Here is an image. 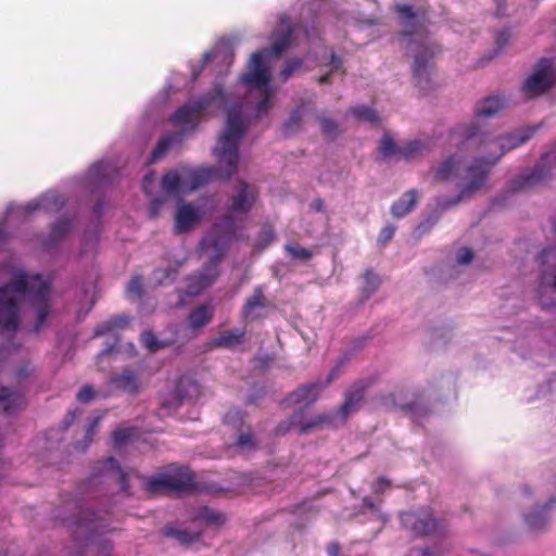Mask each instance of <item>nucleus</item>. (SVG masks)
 Here are the masks:
<instances>
[{
    "label": "nucleus",
    "instance_id": "2f4dec72",
    "mask_svg": "<svg viewBox=\"0 0 556 556\" xmlns=\"http://www.w3.org/2000/svg\"><path fill=\"white\" fill-rule=\"evenodd\" d=\"M213 318V309L208 305H199L189 314L190 327L198 330L206 326Z\"/></svg>",
    "mask_w": 556,
    "mask_h": 556
},
{
    "label": "nucleus",
    "instance_id": "2eb2a0df",
    "mask_svg": "<svg viewBox=\"0 0 556 556\" xmlns=\"http://www.w3.org/2000/svg\"><path fill=\"white\" fill-rule=\"evenodd\" d=\"M370 386V380H359L353 383L345 392L344 401L338 410L343 422L349 416L357 412L364 401L365 392Z\"/></svg>",
    "mask_w": 556,
    "mask_h": 556
},
{
    "label": "nucleus",
    "instance_id": "dca6fc26",
    "mask_svg": "<svg viewBox=\"0 0 556 556\" xmlns=\"http://www.w3.org/2000/svg\"><path fill=\"white\" fill-rule=\"evenodd\" d=\"M293 35V28L288 15L283 14L280 16V29L276 30L273 34V45L270 49H263L260 52H263L264 63L266 64V59L269 54L280 55L282 54L291 45Z\"/></svg>",
    "mask_w": 556,
    "mask_h": 556
},
{
    "label": "nucleus",
    "instance_id": "5fc2aeb1",
    "mask_svg": "<svg viewBox=\"0 0 556 556\" xmlns=\"http://www.w3.org/2000/svg\"><path fill=\"white\" fill-rule=\"evenodd\" d=\"M320 126L324 135L327 137L333 138L338 135V124L333 119L329 117H321Z\"/></svg>",
    "mask_w": 556,
    "mask_h": 556
},
{
    "label": "nucleus",
    "instance_id": "6ab92c4d",
    "mask_svg": "<svg viewBox=\"0 0 556 556\" xmlns=\"http://www.w3.org/2000/svg\"><path fill=\"white\" fill-rule=\"evenodd\" d=\"M112 384L130 395H137L142 390L141 375L132 368H124L111 378Z\"/></svg>",
    "mask_w": 556,
    "mask_h": 556
},
{
    "label": "nucleus",
    "instance_id": "ddd939ff",
    "mask_svg": "<svg viewBox=\"0 0 556 556\" xmlns=\"http://www.w3.org/2000/svg\"><path fill=\"white\" fill-rule=\"evenodd\" d=\"M401 522L417 536H427L438 531V522L430 509L402 513Z\"/></svg>",
    "mask_w": 556,
    "mask_h": 556
},
{
    "label": "nucleus",
    "instance_id": "6e6552de",
    "mask_svg": "<svg viewBox=\"0 0 556 556\" xmlns=\"http://www.w3.org/2000/svg\"><path fill=\"white\" fill-rule=\"evenodd\" d=\"M241 81L262 93V99L256 105L258 114L267 112L270 108L273 96L270 88V71L264 63L263 52H254L249 63V71L241 76Z\"/></svg>",
    "mask_w": 556,
    "mask_h": 556
},
{
    "label": "nucleus",
    "instance_id": "864d4df0",
    "mask_svg": "<svg viewBox=\"0 0 556 556\" xmlns=\"http://www.w3.org/2000/svg\"><path fill=\"white\" fill-rule=\"evenodd\" d=\"M364 280H365L364 291H366L367 293H372L380 285L379 277L371 270H367L364 274Z\"/></svg>",
    "mask_w": 556,
    "mask_h": 556
},
{
    "label": "nucleus",
    "instance_id": "0eeeda50",
    "mask_svg": "<svg viewBox=\"0 0 556 556\" xmlns=\"http://www.w3.org/2000/svg\"><path fill=\"white\" fill-rule=\"evenodd\" d=\"M110 526L108 511L81 510L75 519L72 518V542L81 540L84 547H87L98 535L111 532Z\"/></svg>",
    "mask_w": 556,
    "mask_h": 556
},
{
    "label": "nucleus",
    "instance_id": "39448f33",
    "mask_svg": "<svg viewBox=\"0 0 556 556\" xmlns=\"http://www.w3.org/2000/svg\"><path fill=\"white\" fill-rule=\"evenodd\" d=\"M224 103V88L220 84H216L208 93L178 108L170 117V122L184 132L193 131L213 104L220 106Z\"/></svg>",
    "mask_w": 556,
    "mask_h": 556
},
{
    "label": "nucleus",
    "instance_id": "aec40b11",
    "mask_svg": "<svg viewBox=\"0 0 556 556\" xmlns=\"http://www.w3.org/2000/svg\"><path fill=\"white\" fill-rule=\"evenodd\" d=\"M25 404V399L18 391L9 387H0V412L4 415H14Z\"/></svg>",
    "mask_w": 556,
    "mask_h": 556
},
{
    "label": "nucleus",
    "instance_id": "f704fd0d",
    "mask_svg": "<svg viewBox=\"0 0 556 556\" xmlns=\"http://www.w3.org/2000/svg\"><path fill=\"white\" fill-rule=\"evenodd\" d=\"M302 417H303V412L301 409L295 412L290 417L280 421L277 425V427L275 428V434L282 437V435H286L294 427L298 426L300 428Z\"/></svg>",
    "mask_w": 556,
    "mask_h": 556
},
{
    "label": "nucleus",
    "instance_id": "774afa93",
    "mask_svg": "<svg viewBox=\"0 0 556 556\" xmlns=\"http://www.w3.org/2000/svg\"><path fill=\"white\" fill-rule=\"evenodd\" d=\"M104 205H105V203H104V201H103V200H99V201L94 204V206H93V213H94V215L97 216V218H100V217H101L102 212H103V210H104Z\"/></svg>",
    "mask_w": 556,
    "mask_h": 556
},
{
    "label": "nucleus",
    "instance_id": "a19ab883",
    "mask_svg": "<svg viewBox=\"0 0 556 556\" xmlns=\"http://www.w3.org/2000/svg\"><path fill=\"white\" fill-rule=\"evenodd\" d=\"M351 112L358 119L367 121L371 124H377L379 122L377 112L368 106L362 105L352 108Z\"/></svg>",
    "mask_w": 556,
    "mask_h": 556
},
{
    "label": "nucleus",
    "instance_id": "bf43d9fd",
    "mask_svg": "<svg viewBox=\"0 0 556 556\" xmlns=\"http://www.w3.org/2000/svg\"><path fill=\"white\" fill-rule=\"evenodd\" d=\"M396 12L404 20H407V21L415 20V12H414L413 8L408 4H397Z\"/></svg>",
    "mask_w": 556,
    "mask_h": 556
},
{
    "label": "nucleus",
    "instance_id": "69168bd1",
    "mask_svg": "<svg viewBox=\"0 0 556 556\" xmlns=\"http://www.w3.org/2000/svg\"><path fill=\"white\" fill-rule=\"evenodd\" d=\"M163 201L160 198H155L151 202L150 206V217L155 218L159 215V210L162 206Z\"/></svg>",
    "mask_w": 556,
    "mask_h": 556
},
{
    "label": "nucleus",
    "instance_id": "4c0bfd02",
    "mask_svg": "<svg viewBox=\"0 0 556 556\" xmlns=\"http://www.w3.org/2000/svg\"><path fill=\"white\" fill-rule=\"evenodd\" d=\"M285 251L292 260L308 262L313 257V251L298 244H286Z\"/></svg>",
    "mask_w": 556,
    "mask_h": 556
},
{
    "label": "nucleus",
    "instance_id": "5701e85b",
    "mask_svg": "<svg viewBox=\"0 0 556 556\" xmlns=\"http://www.w3.org/2000/svg\"><path fill=\"white\" fill-rule=\"evenodd\" d=\"M101 472L112 476L119 484L121 492L125 496H130L131 492L128 483V476L122 469L118 462L114 457H108L101 465Z\"/></svg>",
    "mask_w": 556,
    "mask_h": 556
},
{
    "label": "nucleus",
    "instance_id": "37998d69",
    "mask_svg": "<svg viewBox=\"0 0 556 556\" xmlns=\"http://www.w3.org/2000/svg\"><path fill=\"white\" fill-rule=\"evenodd\" d=\"M126 294L129 299H140L143 294L142 276H134L126 288Z\"/></svg>",
    "mask_w": 556,
    "mask_h": 556
},
{
    "label": "nucleus",
    "instance_id": "e2e57ef3",
    "mask_svg": "<svg viewBox=\"0 0 556 556\" xmlns=\"http://www.w3.org/2000/svg\"><path fill=\"white\" fill-rule=\"evenodd\" d=\"M363 504L366 508H368L369 510H371L372 513L377 514V516L383 521L386 522L387 521V517L384 515H382L378 508V506L369 498V497H364L363 498Z\"/></svg>",
    "mask_w": 556,
    "mask_h": 556
},
{
    "label": "nucleus",
    "instance_id": "72a5a7b5",
    "mask_svg": "<svg viewBox=\"0 0 556 556\" xmlns=\"http://www.w3.org/2000/svg\"><path fill=\"white\" fill-rule=\"evenodd\" d=\"M245 334L244 330H226L213 340L216 348H230L239 344Z\"/></svg>",
    "mask_w": 556,
    "mask_h": 556
},
{
    "label": "nucleus",
    "instance_id": "c85d7f7f",
    "mask_svg": "<svg viewBox=\"0 0 556 556\" xmlns=\"http://www.w3.org/2000/svg\"><path fill=\"white\" fill-rule=\"evenodd\" d=\"M162 534L164 536L175 539L177 542H179V544H181L184 546H189L192 543L200 541V539H201L200 531L190 532L185 529H177L173 526H165L162 529Z\"/></svg>",
    "mask_w": 556,
    "mask_h": 556
},
{
    "label": "nucleus",
    "instance_id": "a211bd4d",
    "mask_svg": "<svg viewBox=\"0 0 556 556\" xmlns=\"http://www.w3.org/2000/svg\"><path fill=\"white\" fill-rule=\"evenodd\" d=\"M539 260L544 267L541 275L540 292L542 293L547 289L556 291V248L543 250Z\"/></svg>",
    "mask_w": 556,
    "mask_h": 556
},
{
    "label": "nucleus",
    "instance_id": "a878e982",
    "mask_svg": "<svg viewBox=\"0 0 556 556\" xmlns=\"http://www.w3.org/2000/svg\"><path fill=\"white\" fill-rule=\"evenodd\" d=\"M418 201V193L415 189L406 191L391 206V214L395 218H401L413 211Z\"/></svg>",
    "mask_w": 556,
    "mask_h": 556
},
{
    "label": "nucleus",
    "instance_id": "f3484780",
    "mask_svg": "<svg viewBox=\"0 0 556 556\" xmlns=\"http://www.w3.org/2000/svg\"><path fill=\"white\" fill-rule=\"evenodd\" d=\"M66 199L53 191L47 192L41 197L28 202L24 207V215L28 216L35 212L56 213L64 207Z\"/></svg>",
    "mask_w": 556,
    "mask_h": 556
},
{
    "label": "nucleus",
    "instance_id": "1a4fd4ad",
    "mask_svg": "<svg viewBox=\"0 0 556 556\" xmlns=\"http://www.w3.org/2000/svg\"><path fill=\"white\" fill-rule=\"evenodd\" d=\"M197 489L194 477L188 467H179L173 473L152 477L147 481V491L157 493H192Z\"/></svg>",
    "mask_w": 556,
    "mask_h": 556
},
{
    "label": "nucleus",
    "instance_id": "49530a36",
    "mask_svg": "<svg viewBox=\"0 0 556 556\" xmlns=\"http://www.w3.org/2000/svg\"><path fill=\"white\" fill-rule=\"evenodd\" d=\"M153 276L159 285H167L173 282L177 276V268H165V269H156L153 273Z\"/></svg>",
    "mask_w": 556,
    "mask_h": 556
},
{
    "label": "nucleus",
    "instance_id": "c9c22d12",
    "mask_svg": "<svg viewBox=\"0 0 556 556\" xmlns=\"http://www.w3.org/2000/svg\"><path fill=\"white\" fill-rule=\"evenodd\" d=\"M141 343L151 353H155L163 348L170 345L173 342L165 340L161 341L152 331H146L141 334Z\"/></svg>",
    "mask_w": 556,
    "mask_h": 556
},
{
    "label": "nucleus",
    "instance_id": "ea45409f",
    "mask_svg": "<svg viewBox=\"0 0 556 556\" xmlns=\"http://www.w3.org/2000/svg\"><path fill=\"white\" fill-rule=\"evenodd\" d=\"M173 141V138L168 136L161 138L151 153L150 163H154L161 160L172 147Z\"/></svg>",
    "mask_w": 556,
    "mask_h": 556
},
{
    "label": "nucleus",
    "instance_id": "c756f323",
    "mask_svg": "<svg viewBox=\"0 0 556 556\" xmlns=\"http://www.w3.org/2000/svg\"><path fill=\"white\" fill-rule=\"evenodd\" d=\"M504 100L500 97H490L478 103L475 108V117H492L502 111Z\"/></svg>",
    "mask_w": 556,
    "mask_h": 556
},
{
    "label": "nucleus",
    "instance_id": "f257e3e1",
    "mask_svg": "<svg viewBox=\"0 0 556 556\" xmlns=\"http://www.w3.org/2000/svg\"><path fill=\"white\" fill-rule=\"evenodd\" d=\"M536 130V127H528L497 138L490 136L482 130L476 122L460 124L450 131V140L455 146L469 150H480L488 148V156L475 159L465 169V182L459 193L442 204L443 210H447L458 204L463 199L472 197L475 193L486 189L488 178L493 166L507 152L518 148L527 142Z\"/></svg>",
    "mask_w": 556,
    "mask_h": 556
},
{
    "label": "nucleus",
    "instance_id": "603ef678",
    "mask_svg": "<svg viewBox=\"0 0 556 556\" xmlns=\"http://www.w3.org/2000/svg\"><path fill=\"white\" fill-rule=\"evenodd\" d=\"M200 518L211 525H220L225 521L222 514L206 507L200 513Z\"/></svg>",
    "mask_w": 556,
    "mask_h": 556
},
{
    "label": "nucleus",
    "instance_id": "58836bf2",
    "mask_svg": "<svg viewBox=\"0 0 556 556\" xmlns=\"http://www.w3.org/2000/svg\"><path fill=\"white\" fill-rule=\"evenodd\" d=\"M235 446L242 451H255L258 445L254 434L251 431H247L238 435Z\"/></svg>",
    "mask_w": 556,
    "mask_h": 556
},
{
    "label": "nucleus",
    "instance_id": "6e6d98bb",
    "mask_svg": "<svg viewBox=\"0 0 556 556\" xmlns=\"http://www.w3.org/2000/svg\"><path fill=\"white\" fill-rule=\"evenodd\" d=\"M97 395V392L91 386H84L77 393V400L80 403H89Z\"/></svg>",
    "mask_w": 556,
    "mask_h": 556
},
{
    "label": "nucleus",
    "instance_id": "423d86ee",
    "mask_svg": "<svg viewBox=\"0 0 556 556\" xmlns=\"http://www.w3.org/2000/svg\"><path fill=\"white\" fill-rule=\"evenodd\" d=\"M219 226L214 225L212 232L204 238L202 244L205 249H213L216 255L211 258L210 265L197 276L189 279L188 293L199 294L204 289L210 287L218 276V265L220 258L226 252V243L233 236L235 229L228 230L225 236H219Z\"/></svg>",
    "mask_w": 556,
    "mask_h": 556
},
{
    "label": "nucleus",
    "instance_id": "473e14b6",
    "mask_svg": "<svg viewBox=\"0 0 556 556\" xmlns=\"http://www.w3.org/2000/svg\"><path fill=\"white\" fill-rule=\"evenodd\" d=\"M333 426V416L329 414H321L313 417L308 421H302L300 424L299 433L301 435L307 434L313 430L323 429L325 427Z\"/></svg>",
    "mask_w": 556,
    "mask_h": 556
},
{
    "label": "nucleus",
    "instance_id": "7c9ffc66",
    "mask_svg": "<svg viewBox=\"0 0 556 556\" xmlns=\"http://www.w3.org/2000/svg\"><path fill=\"white\" fill-rule=\"evenodd\" d=\"M129 321L130 318L126 315L113 316L97 326L94 329V337H101L106 333L114 332L115 330L124 329L128 326Z\"/></svg>",
    "mask_w": 556,
    "mask_h": 556
},
{
    "label": "nucleus",
    "instance_id": "13d9d810",
    "mask_svg": "<svg viewBox=\"0 0 556 556\" xmlns=\"http://www.w3.org/2000/svg\"><path fill=\"white\" fill-rule=\"evenodd\" d=\"M391 486V481L387 478L379 477L372 484L371 490L375 494H383L387 489Z\"/></svg>",
    "mask_w": 556,
    "mask_h": 556
},
{
    "label": "nucleus",
    "instance_id": "bb28decb",
    "mask_svg": "<svg viewBox=\"0 0 556 556\" xmlns=\"http://www.w3.org/2000/svg\"><path fill=\"white\" fill-rule=\"evenodd\" d=\"M462 163V157L453 154L447 156L434 170V179L446 181L454 177Z\"/></svg>",
    "mask_w": 556,
    "mask_h": 556
},
{
    "label": "nucleus",
    "instance_id": "c03bdc74",
    "mask_svg": "<svg viewBox=\"0 0 556 556\" xmlns=\"http://www.w3.org/2000/svg\"><path fill=\"white\" fill-rule=\"evenodd\" d=\"M400 148L401 147H397L396 143L394 142V140L389 135H384L381 140L379 151H380V154L384 159H387L394 154H399Z\"/></svg>",
    "mask_w": 556,
    "mask_h": 556
},
{
    "label": "nucleus",
    "instance_id": "20e7f679",
    "mask_svg": "<svg viewBox=\"0 0 556 556\" xmlns=\"http://www.w3.org/2000/svg\"><path fill=\"white\" fill-rule=\"evenodd\" d=\"M401 39L406 50L415 52L413 76L416 85L422 91L430 89L429 63L430 60L439 53V47L428 42L427 34L424 29L402 31Z\"/></svg>",
    "mask_w": 556,
    "mask_h": 556
},
{
    "label": "nucleus",
    "instance_id": "052dcab7",
    "mask_svg": "<svg viewBox=\"0 0 556 556\" xmlns=\"http://www.w3.org/2000/svg\"><path fill=\"white\" fill-rule=\"evenodd\" d=\"M330 66V72L331 73H334V72H341L342 74H344V70L342 67V60L340 56H338L336 53H331L330 54V61H329V64Z\"/></svg>",
    "mask_w": 556,
    "mask_h": 556
},
{
    "label": "nucleus",
    "instance_id": "338daca9",
    "mask_svg": "<svg viewBox=\"0 0 556 556\" xmlns=\"http://www.w3.org/2000/svg\"><path fill=\"white\" fill-rule=\"evenodd\" d=\"M328 556H340L341 547L338 542H332L327 547Z\"/></svg>",
    "mask_w": 556,
    "mask_h": 556
},
{
    "label": "nucleus",
    "instance_id": "9b49d317",
    "mask_svg": "<svg viewBox=\"0 0 556 556\" xmlns=\"http://www.w3.org/2000/svg\"><path fill=\"white\" fill-rule=\"evenodd\" d=\"M258 189L244 180H239L236 193L230 198L226 219H243L258 200Z\"/></svg>",
    "mask_w": 556,
    "mask_h": 556
},
{
    "label": "nucleus",
    "instance_id": "7ed1b4c3",
    "mask_svg": "<svg viewBox=\"0 0 556 556\" xmlns=\"http://www.w3.org/2000/svg\"><path fill=\"white\" fill-rule=\"evenodd\" d=\"M28 294L30 303L37 311L34 332H39L49 315L50 283L40 275L29 276L20 273L9 283L0 288V328L16 332L20 326L18 301Z\"/></svg>",
    "mask_w": 556,
    "mask_h": 556
},
{
    "label": "nucleus",
    "instance_id": "9d476101",
    "mask_svg": "<svg viewBox=\"0 0 556 556\" xmlns=\"http://www.w3.org/2000/svg\"><path fill=\"white\" fill-rule=\"evenodd\" d=\"M555 83L553 61L542 58L536 63L533 73L526 79L522 91L528 98H535L547 92Z\"/></svg>",
    "mask_w": 556,
    "mask_h": 556
},
{
    "label": "nucleus",
    "instance_id": "f8f14e48",
    "mask_svg": "<svg viewBox=\"0 0 556 556\" xmlns=\"http://www.w3.org/2000/svg\"><path fill=\"white\" fill-rule=\"evenodd\" d=\"M552 161L556 163V146L554 150L542 156L541 162L535 165L531 173L514 178L509 184V192L515 193L529 191L545 182L549 177V173L545 169V165Z\"/></svg>",
    "mask_w": 556,
    "mask_h": 556
},
{
    "label": "nucleus",
    "instance_id": "09e8293b",
    "mask_svg": "<svg viewBox=\"0 0 556 556\" xmlns=\"http://www.w3.org/2000/svg\"><path fill=\"white\" fill-rule=\"evenodd\" d=\"M134 434L132 428L118 429L113 432V443L115 447L125 445Z\"/></svg>",
    "mask_w": 556,
    "mask_h": 556
},
{
    "label": "nucleus",
    "instance_id": "e433bc0d",
    "mask_svg": "<svg viewBox=\"0 0 556 556\" xmlns=\"http://www.w3.org/2000/svg\"><path fill=\"white\" fill-rule=\"evenodd\" d=\"M102 419H103V415H99V416L93 417L90 420V422L85 431L84 442L83 443L77 442L75 444L76 450L84 451L92 442L93 437L96 435Z\"/></svg>",
    "mask_w": 556,
    "mask_h": 556
},
{
    "label": "nucleus",
    "instance_id": "8fccbe9b",
    "mask_svg": "<svg viewBox=\"0 0 556 556\" xmlns=\"http://www.w3.org/2000/svg\"><path fill=\"white\" fill-rule=\"evenodd\" d=\"M98 241H99L98 229H96L91 232H86L84 235V248H83L81 254L94 252Z\"/></svg>",
    "mask_w": 556,
    "mask_h": 556
},
{
    "label": "nucleus",
    "instance_id": "79ce46f5",
    "mask_svg": "<svg viewBox=\"0 0 556 556\" xmlns=\"http://www.w3.org/2000/svg\"><path fill=\"white\" fill-rule=\"evenodd\" d=\"M275 231L271 226H264L260 231L256 239V248L260 251L266 249L269 244H271L275 240Z\"/></svg>",
    "mask_w": 556,
    "mask_h": 556
},
{
    "label": "nucleus",
    "instance_id": "f03ea898",
    "mask_svg": "<svg viewBox=\"0 0 556 556\" xmlns=\"http://www.w3.org/2000/svg\"><path fill=\"white\" fill-rule=\"evenodd\" d=\"M240 108H231L227 112L226 126L214 148L217 167L170 170L162 178V189L173 195L194 191L214 179L228 180L238 172L239 146L245 136Z\"/></svg>",
    "mask_w": 556,
    "mask_h": 556
},
{
    "label": "nucleus",
    "instance_id": "680f3d73",
    "mask_svg": "<svg viewBox=\"0 0 556 556\" xmlns=\"http://www.w3.org/2000/svg\"><path fill=\"white\" fill-rule=\"evenodd\" d=\"M473 258V253L469 248H463L457 255V263L466 265Z\"/></svg>",
    "mask_w": 556,
    "mask_h": 556
},
{
    "label": "nucleus",
    "instance_id": "412c9836",
    "mask_svg": "<svg viewBox=\"0 0 556 556\" xmlns=\"http://www.w3.org/2000/svg\"><path fill=\"white\" fill-rule=\"evenodd\" d=\"M200 393V384L193 378L182 376L176 381L173 396L178 404H181L184 401L198 399Z\"/></svg>",
    "mask_w": 556,
    "mask_h": 556
},
{
    "label": "nucleus",
    "instance_id": "a18cd8bd",
    "mask_svg": "<svg viewBox=\"0 0 556 556\" xmlns=\"http://www.w3.org/2000/svg\"><path fill=\"white\" fill-rule=\"evenodd\" d=\"M70 232V218L63 217L52 225L50 236L53 240H59Z\"/></svg>",
    "mask_w": 556,
    "mask_h": 556
},
{
    "label": "nucleus",
    "instance_id": "0e129e2a",
    "mask_svg": "<svg viewBox=\"0 0 556 556\" xmlns=\"http://www.w3.org/2000/svg\"><path fill=\"white\" fill-rule=\"evenodd\" d=\"M509 37H510V34L507 29L501 30L496 35L495 41H496V46L500 50L503 49L507 45Z\"/></svg>",
    "mask_w": 556,
    "mask_h": 556
},
{
    "label": "nucleus",
    "instance_id": "4d7b16f0",
    "mask_svg": "<svg viewBox=\"0 0 556 556\" xmlns=\"http://www.w3.org/2000/svg\"><path fill=\"white\" fill-rule=\"evenodd\" d=\"M395 232V227L393 225L384 226L378 236V242L381 245H386L390 240H392Z\"/></svg>",
    "mask_w": 556,
    "mask_h": 556
},
{
    "label": "nucleus",
    "instance_id": "cd10ccee",
    "mask_svg": "<svg viewBox=\"0 0 556 556\" xmlns=\"http://www.w3.org/2000/svg\"><path fill=\"white\" fill-rule=\"evenodd\" d=\"M554 505V501L551 500L544 506H536L533 511L526 516V523L529 529L533 531L542 530L547 523V513Z\"/></svg>",
    "mask_w": 556,
    "mask_h": 556
},
{
    "label": "nucleus",
    "instance_id": "3c124183",
    "mask_svg": "<svg viewBox=\"0 0 556 556\" xmlns=\"http://www.w3.org/2000/svg\"><path fill=\"white\" fill-rule=\"evenodd\" d=\"M301 121H302V114H301L300 110L294 111L285 124V127H283L285 134L291 135L294 131H296L301 125Z\"/></svg>",
    "mask_w": 556,
    "mask_h": 556
},
{
    "label": "nucleus",
    "instance_id": "393cba45",
    "mask_svg": "<svg viewBox=\"0 0 556 556\" xmlns=\"http://www.w3.org/2000/svg\"><path fill=\"white\" fill-rule=\"evenodd\" d=\"M433 146V142L431 139L426 140H412L409 142H406L403 144L400 150L399 154L406 161H412L418 156L424 155L425 153L429 152Z\"/></svg>",
    "mask_w": 556,
    "mask_h": 556
},
{
    "label": "nucleus",
    "instance_id": "de8ad7c7",
    "mask_svg": "<svg viewBox=\"0 0 556 556\" xmlns=\"http://www.w3.org/2000/svg\"><path fill=\"white\" fill-rule=\"evenodd\" d=\"M303 65L301 59H291L286 62L283 68L280 72V77L283 81H287L295 72H298Z\"/></svg>",
    "mask_w": 556,
    "mask_h": 556
},
{
    "label": "nucleus",
    "instance_id": "b1692460",
    "mask_svg": "<svg viewBox=\"0 0 556 556\" xmlns=\"http://www.w3.org/2000/svg\"><path fill=\"white\" fill-rule=\"evenodd\" d=\"M199 212L191 204H181L176 212V231L184 233L189 231L200 220Z\"/></svg>",
    "mask_w": 556,
    "mask_h": 556
},
{
    "label": "nucleus",
    "instance_id": "4468645a",
    "mask_svg": "<svg viewBox=\"0 0 556 556\" xmlns=\"http://www.w3.org/2000/svg\"><path fill=\"white\" fill-rule=\"evenodd\" d=\"M269 305L264 293V287L257 286L254 288L252 295H250L241 309V317L245 323H253L264 319L266 317L265 308Z\"/></svg>",
    "mask_w": 556,
    "mask_h": 556
},
{
    "label": "nucleus",
    "instance_id": "4be33fe9",
    "mask_svg": "<svg viewBox=\"0 0 556 556\" xmlns=\"http://www.w3.org/2000/svg\"><path fill=\"white\" fill-rule=\"evenodd\" d=\"M323 388L324 386L320 382L302 384L293 392H291L286 401L289 404H312L317 401Z\"/></svg>",
    "mask_w": 556,
    "mask_h": 556
}]
</instances>
